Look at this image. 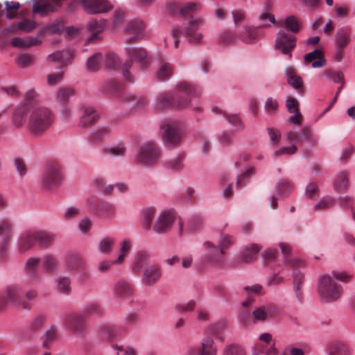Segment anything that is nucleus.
Masks as SVG:
<instances>
[{
    "mask_svg": "<svg viewBox=\"0 0 355 355\" xmlns=\"http://www.w3.org/2000/svg\"><path fill=\"white\" fill-rule=\"evenodd\" d=\"M318 292L323 302L331 303L340 297L343 288L329 275H324L319 279Z\"/></svg>",
    "mask_w": 355,
    "mask_h": 355,
    "instance_id": "obj_3",
    "label": "nucleus"
},
{
    "mask_svg": "<svg viewBox=\"0 0 355 355\" xmlns=\"http://www.w3.org/2000/svg\"><path fill=\"white\" fill-rule=\"evenodd\" d=\"M123 98L134 109H141L147 104L146 98L141 94L127 92L123 94Z\"/></svg>",
    "mask_w": 355,
    "mask_h": 355,
    "instance_id": "obj_28",
    "label": "nucleus"
},
{
    "mask_svg": "<svg viewBox=\"0 0 355 355\" xmlns=\"http://www.w3.org/2000/svg\"><path fill=\"white\" fill-rule=\"evenodd\" d=\"M203 23L204 21L202 18H191L190 19L184 33V37L189 43L199 44L201 42L202 35L198 30Z\"/></svg>",
    "mask_w": 355,
    "mask_h": 355,
    "instance_id": "obj_14",
    "label": "nucleus"
},
{
    "mask_svg": "<svg viewBox=\"0 0 355 355\" xmlns=\"http://www.w3.org/2000/svg\"><path fill=\"white\" fill-rule=\"evenodd\" d=\"M81 4L90 14L107 12L113 8L108 0H81Z\"/></svg>",
    "mask_w": 355,
    "mask_h": 355,
    "instance_id": "obj_15",
    "label": "nucleus"
},
{
    "mask_svg": "<svg viewBox=\"0 0 355 355\" xmlns=\"http://www.w3.org/2000/svg\"><path fill=\"white\" fill-rule=\"evenodd\" d=\"M184 155L180 154L177 157L171 159L166 162L165 166L166 168L173 171H180L184 166Z\"/></svg>",
    "mask_w": 355,
    "mask_h": 355,
    "instance_id": "obj_51",
    "label": "nucleus"
},
{
    "mask_svg": "<svg viewBox=\"0 0 355 355\" xmlns=\"http://www.w3.org/2000/svg\"><path fill=\"white\" fill-rule=\"evenodd\" d=\"M173 98L174 94L170 93H162L159 94L156 100V107L160 110L167 108L174 109Z\"/></svg>",
    "mask_w": 355,
    "mask_h": 355,
    "instance_id": "obj_37",
    "label": "nucleus"
},
{
    "mask_svg": "<svg viewBox=\"0 0 355 355\" xmlns=\"http://www.w3.org/2000/svg\"><path fill=\"white\" fill-rule=\"evenodd\" d=\"M106 25L105 19H92L87 24V29L91 33V35L87 38V42H96L101 40L100 35L103 32Z\"/></svg>",
    "mask_w": 355,
    "mask_h": 355,
    "instance_id": "obj_22",
    "label": "nucleus"
},
{
    "mask_svg": "<svg viewBox=\"0 0 355 355\" xmlns=\"http://www.w3.org/2000/svg\"><path fill=\"white\" fill-rule=\"evenodd\" d=\"M71 281L67 277H59L57 280V290L63 294L69 295L71 291Z\"/></svg>",
    "mask_w": 355,
    "mask_h": 355,
    "instance_id": "obj_56",
    "label": "nucleus"
},
{
    "mask_svg": "<svg viewBox=\"0 0 355 355\" xmlns=\"http://www.w3.org/2000/svg\"><path fill=\"white\" fill-rule=\"evenodd\" d=\"M105 153L114 157H123L126 153V147L124 144L120 143L106 148Z\"/></svg>",
    "mask_w": 355,
    "mask_h": 355,
    "instance_id": "obj_54",
    "label": "nucleus"
},
{
    "mask_svg": "<svg viewBox=\"0 0 355 355\" xmlns=\"http://www.w3.org/2000/svg\"><path fill=\"white\" fill-rule=\"evenodd\" d=\"M160 157V150L154 142L143 144L139 148L135 162L144 166H151L155 164Z\"/></svg>",
    "mask_w": 355,
    "mask_h": 355,
    "instance_id": "obj_5",
    "label": "nucleus"
},
{
    "mask_svg": "<svg viewBox=\"0 0 355 355\" xmlns=\"http://www.w3.org/2000/svg\"><path fill=\"white\" fill-rule=\"evenodd\" d=\"M92 184L94 187L105 194H111L114 189V186L112 184H107L104 178L98 176L93 179Z\"/></svg>",
    "mask_w": 355,
    "mask_h": 355,
    "instance_id": "obj_47",
    "label": "nucleus"
},
{
    "mask_svg": "<svg viewBox=\"0 0 355 355\" xmlns=\"http://www.w3.org/2000/svg\"><path fill=\"white\" fill-rule=\"evenodd\" d=\"M286 265L293 271V285L302 286L304 276L303 272L301 271V268L304 266L303 261L298 259H289L286 261Z\"/></svg>",
    "mask_w": 355,
    "mask_h": 355,
    "instance_id": "obj_23",
    "label": "nucleus"
},
{
    "mask_svg": "<svg viewBox=\"0 0 355 355\" xmlns=\"http://www.w3.org/2000/svg\"><path fill=\"white\" fill-rule=\"evenodd\" d=\"M304 60L305 63L312 62L313 68L322 67L326 64V60L319 49H315L312 52L305 54Z\"/></svg>",
    "mask_w": 355,
    "mask_h": 355,
    "instance_id": "obj_31",
    "label": "nucleus"
},
{
    "mask_svg": "<svg viewBox=\"0 0 355 355\" xmlns=\"http://www.w3.org/2000/svg\"><path fill=\"white\" fill-rule=\"evenodd\" d=\"M81 114L79 119L78 125L81 128H87L96 124L99 119L98 112L90 106L81 107Z\"/></svg>",
    "mask_w": 355,
    "mask_h": 355,
    "instance_id": "obj_17",
    "label": "nucleus"
},
{
    "mask_svg": "<svg viewBox=\"0 0 355 355\" xmlns=\"http://www.w3.org/2000/svg\"><path fill=\"white\" fill-rule=\"evenodd\" d=\"M101 334L107 340H113L125 331V328L113 324H103L99 327Z\"/></svg>",
    "mask_w": 355,
    "mask_h": 355,
    "instance_id": "obj_32",
    "label": "nucleus"
},
{
    "mask_svg": "<svg viewBox=\"0 0 355 355\" xmlns=\"http://www.w3.org/2000/svg\"><path fill=\"white\" fill-rule=\"evenodd\" d=\"M288 83L295 89L302 87L303 81L302 78L296 73V69L293 67H288L285 70Z\"/></svg>",
    "mask_w": 355,
    "mask_h": 355,
    "instance_id": "obj_36",
    "label": "nucleus"
},
{
    "mask_svg": "<svg viewBox=\"0 0 355 355\" xmlns=\"http://www.w3.org/2000/svg\"><path fill=\"white\" fill-rule=\"evenodd\" d=\"M323 76L334 81V83H340L343 81V73L339 71H335L332 69H327L322 71Z\"/></svg>",
    "mask_w": 355,
    "mask_h": 355,
    "instance_id": "obj_61",
    "label": "nucleus"
},
{
    "mask_svg": "<svg viewBox=\"0 0 355 355\" xmlns=\"http://www.w3.org/2000/svg\"><path fill=\"white\" fill-rule=\"evenodd\" d=\"M25 116H28V109L26 106H21L17 108L13 115V123L15 126H22L26 121Z\"/></svg>",
    "mask_w": 355,
    "mask_h": 355,
    "instance_id": "obj_50",
    "label": "nucleus"
},
{
    "mask_svg": "<svg viewBox=\"0 0 355 355\" xmlns=\"http://www.w3.org/2000/svg\"><path fill=\"white\" fill-rule=\"evenodd\" d=\"M36 242V231H25L18 240V250L21 253H24L31 249Z\"/></svg>",
    "mask_w": 355,
    "mask_h": 355,
    "instance_id": "obj_24",
    "label": "nucleus"
},
{
    "mask_svg": "<svg viewBox=\"0 0 355 355\" xmlns=\"http://www.w3.org/2000/svg\"><path fill=\"white\" fill-rule=\"evenodd\" d=\"M233 243V239L230 235H223L220 239L218 245H214L210 241H206L203 243L205 250L208 254L203 258V263L211 266H218L224 264V260L222 257L218 254H214V252L220 250L221 254L225 253V249L230 248Z\"/></svg>",
    "mask_w": 355,
    "mask_h": 355,
    "instance_id": "obj_2",
    "label": "nucleus"
},
{
    "mask_svg": "<svg viewBox=\"0 0 355 355\" xmlns=\"http://www.w3.org/2000/svg\"><path fill=\"white\" fill-rule=\"evenodd\" d=\"M103 58H105V67L107 69H114L119 66V58L112 52H107Z\"/></svg>",
    "mask_w": 355,
    "mask_h": 355,
    "instance_id": "obj_55",
    "label": "nucleus"
},
{
    "mask_svg": "<svg viewBox=\"0 0 355 355\" xmlns=\"http://www.w3.org/2000/svg\"><path fill=\"white\" fill-rule=\"evenodd\" d=\"M110 133L111 128L109 125L99 126L92 132L91 135V140L96 143L100 142Z\"/></svg>",
    "mask_w": 355,
    "mask_h": 355,
    "instance_id": "obj_49",
    "label": "nucleus"
},
{
    "mask_svg": "<svg viewBox=\"0 0 355 355\" xmlns=\"http://www.w3.org/2000/svg\"><path fill=\"white\" fill-rule=\"evenodd\" d=\"M116 212L115 206L108 202H100L98 203L96 213L101 217L107 219L112 218Z\"/></svg>",
    "mask_w": 355,
    "mask_h": 355,
    "instance_id": "obj_38",
    "label": "nucleus"
},
{
    "mask_svg": "<svg viewBox=\"0 0 355 355\" xmlns=\"http://www.w3.org/2000/svg\"><path fill=\"white\" fill-rule=\"evenodd\" d=\"M261 250V247L257 244H251L246 246L241 254L242 260L245 263H251L256 260L257 254Z\"/></svg>",
    "mask_w": 355,
    "mask_h": 355,
    "instance_id": "obj_39",
    "label": "nucleus"
},
{
    "mask_svg": "<svg viewBox=\"0 0 355 355\" xmlns=\"http://www.w3.org/2000/svg\"><path fill=\"white\" fill-rule=\"evenodd\" d=\"M1 293L8 304H14L28 311L31 310L33 306L32 302H27L24 299L20 298L21 289L17 286H9Z\"/></svg>",
    "mask_w": 355,
    "mask_h": 355,
    "instance_id": "obj_11",
    "label": "nucleus"
},
{
    "mask_svg": "<svg viewBox=\"0 0 355 355\" xmlns=\"http://www.w3.org/2000/svg\"><path fill=\"white\" fill-rule=\"evenodd\" d=\"M62 173L58 164L49 163L45 167L41 176L42 186L46 189L57 188L61 183Z\"/></svg>",
    "mask_w": 355,
    "mask_h": 355,
    "instance_id": "obj_8",
    "label": "nucleus"
},
{
    "mask_svg": "<svg viewBox=\"0 0 355 355\" xmlns=\"http://www.w3.org/2000/svg\"><path fill=\"white\" fill-rule=\"evenodd\" d=\"M297 38L295 35L288 33L285 30H280L276 36L275 49L282 54L292 58V52L296 46Z\"/></svg>",
    "mask_w": 355,
    "mask_h": 355,
    "instance_id": "obj_7",
    "label": "nucleus"
},
{
    "mask_svg": "<svg viewBox=\"0 0 355 355\" xmlns=\"http://www.w3.org/2000/svg\"><path fill=\"white\" fill-rule=\"evenodd\" d=\"M36 240L41 248H47L53 244L55 235L44 231H36Z\"/></svg>",
    "mask_w": 355,
    "mask_h": 355,
    "instance_id": "obj_35",
    "label": "nucleus"
},
{
    "mask_svg": "<svg viewBox=\"0 0 355 355\" xmlns=\"http://www.w3.org/2000/svg\"><path fill=\"white\" fill-rule=\"evenodd\" d=\"M75 94V90L72 87H62L58 89L55 99L61 105L68 104L69 98Z\"/></svg>",
    "mask_w": 355,
    "mask_h": 355,
    "instance_id": "obj_42",
    "label": "nucleus"
},
{
    "mask_svg": "<svg viewBox=\"0 0 355 355\" xmlns=\"http://www.w3.org/2000/svg\"><path fill=\"white\" fill-rule=\"evenodd\" d=\"M173 73V67L164 57L160 56L156 77L159 81L169 79Z\"/></svg>",
    "mask_w": 355,
    "mask_h": 355,
    "instance_id": "obj_25",
    "label": "nucleus"
},
{
    "mask_svg": "<svg viewBox=\"0 0 355 355\" xmlns=\"http://www.w3.org/2000/svg\"><path fill=\"white\" fill-rule=\"evenodd\" d=\"M217 348L212 337H204L199 345H189L184 355H216Z\"/></svg>",
    "mask_w": 355,
    "mask_h": 355,
    "instance_id": "obj_9",
    "label": "nucleus"
},
{
    "mask_svg": "<svg viewBox=\"0 0 355 355\" xmlns=\"http://www.w3.org/2000/svg\"><path fill=\"white\" fill-rule=\"evenodd\" d=\"M270 24H263L259 27H245V33L240 35L241 40L245 43H251L256 40L259 36V29L260 28L268 27Z\"/></svg>",
    "mask_w": 355,
    "mask_h": 355,
    "instance_id": "obj_34",
    "label": "nucleus"
},
{
    "mask_svg": "<svg viewBox=\"0 0 355 355\" xmlns=\"http://www.w3.org/2000/svg\"><path fill=\"white\" fill-rule=\"evenodd\" d=\"M73 54L72 52L69 50L62 51H56L48 56V60L51 62H60L64 65L67 64V63L72 60Z\"/></svg>",
    "mask_w": 355,
    "mask_h": 355,
    "instance_id": "obj_41",
    "label": "nucleus"
},
{
    "mask_svg": "<svg viewBox=\"0 0 355 355\" xmlns=\"http://www.w3.org/2000/svg\"><path fill=\"white\" fill-rule=\"evenodd\" d=\"M114 240L110 237L103 239L98 243V249L103 254H109L112 251Z\"/></svg>",
    "mask_w": 355,
    "mask_h": 355,
    "instance_id": "obj_63",
    "label": "nucleus"
},
{
    "mask_svg": "<svg viewBox=\"0 0 355 355\" xmlns=\"http://www.w3.org/2000/svg\"><path fill=\"white\" fill-rule=\"evenodd\" d=\"M162 272L159 265L150 264L145 268L141 277V282L146 286H153L161 279Z\"/></svg>",
    "mask_w": 355,
    "mask_h": 355,
    "instance_id": "obj_18",
    "label": "nucleus"
},
{
    "mask_svg": "<svg viewBox=\"0 0 355 355\" xmlns=\"http://www.w3.org/2000/svg\"><path fill=\"white\" fill-rule=\"evenodd\" d=\"M277 191L280 196H287L293 191V185L288 180L283 179L278 183Z\"/></svg>",
    "mask_w": 355,
    "mask_h": 355,
    "instance_id": "obj_59",
    "label": "nucleus"
},
{
    "mask_svg": "<svg viewBox=\"0 0 355 355\" xmlns=\"http://www.w3.org/2000/svg\"><path fill=\"white\" fill-rule=\"evenodd\" d=\"M201 6L200 3L189 2L182 6H178L180 13L183 16L186 17L191 15L200 8Z\"/></svg>",
    "mask_w": 355,
    "mask_h": 355,
    "instance_id": "obj_53",
    "label": "nucleus"
},
{
    "mask_svg": "<svg viewBox=\"0 0 355 355\" xmlns=\"http://www.w3.org/2000/svg\"><path fill=\"white\" fill-rule=\"evenodd\" d=\"M162 128L164 130L163 139L166 145L174 146L180 142L181 131L178 124L166 123L162 125Z\"/></svg>",
    "mask_w": 355,
    "mask_h": 355,
    "instance_id": "obj_13",
    "label": "nucleus"
},
{
    "mask_svg": "<svg viewBox=\"0 0 355 355\" xmlns=\"http://www.w3.org/2000/svg\"><path fill=\"white\" fill-rule=\"evenodd\" d=\"M131 246L132 244L129 240L125 239L121 242L120 248V254L115 259L116 263H121L124 261L125 257L130 250Z\"/></svg>",
    "mask_w": 355,
    "mask_h": 355,
    "instance_id": "obj_58",
    "label": "nucleus"
},
{
    "mask_svg": "<svg viewBox=\"0 0 355 355\" xmlns=\"http://www.w3.org/2000/svg\"><path fill=\"white\" fill-rule=\"evenodd\" d=\"M327 352L329 355H349L347 346L341 342H334L329 344Z\"/></svg>",
    "mask_w": 355,
    "mask_h": 355,
    "instance_id": "obj_40",
    "label": "nucleus"
},
{
    "mask_svg": "<svg viewBox=\"0 0 355 355\" xmlns=\"http://www.w3.org/2000/svg\"><path fill=\"white\" fill-rule=\"evenodd\" d=\"M174 222V216L171 211H164L160 214L155 222L153 229L157 233H164L172 226Z\"/></svg>",
    "mask_w": 355,
    "mask_h": 355,
    "instance_id": "obj_20",
    "label": "nucleus"
},
{
    "mask_svg": "<svg viewBox=\"0 0 355 355\" xmlns=\"http://www.w3.org/2000/svg\"><path fill=\"white\" fill-rule=\"evenodd\" d=\"M144 24L139 19H133L126 26L125 33L130 35L127 42L131 43L141 40L144 37Z\"/></svg>",
    "mask_w": 355,
    "mask_h": 355,
    "instance_id": "obj_19",
    "label": "nucleus"
},
{
    "mask_svg": "<svg viewBox=\"0 0 355 355\" xmlns=\"http://www.w3.org/2000/svg\"><path fill=\"white\" fill-rule=\"evenodd\" d=\"M63 324L78 337L83 338L87 333L85 316L83 314L77 313L67 314L63 319Z\"/></svg>",
    "mask_w": 355,
    "mask_h": 355,
    "instance_id": "obj_6",
    "label": "nucleus"
},
{
    "mask_svg": "<svg viewBox=\"0 0 355 355\" xmlns=\"http://www.w3.org/2000/svg\"><path fill=\"white\" fill-rule=\"evenodd\" d=\"M224 355H245V352L241 346L232 344L225 349Z\"/></svg>",
    "mask_w": 355,
    "mask_h": 355,
    "instance_id": "obj_64",
    "label": "nucleus"
},
{
    "mask_svg": "<svg viewBox=\"0 0 355 355\" xmlns=\"http://www.w3.org/2000/svg\"><path fill=\"white\" fill-rule=\"evenodd\" d=\"M103 59V55L100 53L90 56L86 63L87 70L92 72L98 71L102 65Z\"/></svg>",
    "mask_w": 355,
    "mask_h": 355,
    "instance_id": "obj_46",
    "label": "nucleus"
},
{
    "mask_svg": "<svg viewBox=\"0 0 355 355\" xmlns=\"http://www.w3.org/2000/svg\"><path fill=\"white\" fill-rule=\"evenodd\" d=\"M334 199L331 197H324L313 207L314 211H320L332 207L334 205Z\"/></svg>",
    "mask_w": 355,
    "mask_h": 355,
    "instance_id": "obj_57",
    "label": "nucleus"
},
{
    "mask_svg": "<svg viewBox=\"0 0 355 355\" xmlns=\"http://www.w3.org/2000/svg\"><path fill=\"white\" fill-rule=\"evenodd\" d=\"M150 260V255L148 252L144 251L137 252L132 263L133 272L141 273L144 268L149 266Z\"/></svg>",
    "mask_w": 355,
    "mask_h": 355,
    "instance_id": "obj_29",
    "label": "nucleus"
},
{
    "mask_svg": "<svg viewBox=\"0 0 355 355\" xmlns=\"http://www.w3.org/2000/svg\"><path fill=\"white\" fill-rule=\"evenodd\" d=\"M349 174L347 171L339 173L334 180V189L337 192H343L347 189L349 186Z\"/></svg>",
    "mask_w": 355,
    "mask_h": 355,
    "instance_id": "obj_43",
    "label": "nucleus"
},
{
    "mask_svg": "<svg viewBox=\"0 0 355 355\" xmlns=\"http://www.w3.org/2000/svg\"><path fill=\"white\" fill-rule=\"evenodd\" d=\"M133 293L134 289L132 284L126 281L120 280L114 285V293L118 298H129L133 295Z\"/></svg>",
    "mask_w": 355,
    "mask_h": 355,
    "instance_id": "obj_27",
    "label": "nucleus"
},
{
    "mask_svg": "<svg viewBox=\"0 0 355 355\" xmlns=\"http://www.w3.org/2000/svg\"><path fill=\"white\" fill-rule=\"evenodd\" d=\"M53 112L44 106H32L28 110V129L35 137L47 132L54 122Z\"/></svg>",
    "mask_w": 355,
    "mask_h": 355,
    "instance_id": "obj_1",
    "label": "nucleus"
},
{
    "mask_svg": "<svg viewBox=\"0 0 355 355\" xmlns=\"http://www.w3.org/2000/svg\"><path fill=\"white\" fill-rule=\"evenodd\" d=\"M277 306L268 304L257 307L252 311V320L254 323L263 322L271 319L278 314Z\"/></svg>",
    "mask_w": 355,
    "mask_h": 355,
    "instance_id": "obj_16",
    "label": "nucleus"
},
{
    "mask_svg": "<svg viewBox=\"0 0 355 355\" xmlns=\"http://www.w3.org/2000/svg\"><path fill=\"white\" fill-rule=\"evenodd\" d=\"M62 0H41L37 5H35L33 11L35 13H39L42 16L46 15L49 12L54 11L60 6Z\"/></svg>",
    "mask_w": 355,
    "mask_h": 355,
    "instance_id": "obj_26",
    "label": "nucleus"
},
{
    "mask_svg": "<svg viewBox=\"0 0 355 355\" xmlns=\"http://www.w3.org/2000/svg\"><path fill=\"white\" fill-rule=\"evenodd\" d=\"M286 139L288 142H294L303 146L304 142H306L308 146L313 147L316 145L318 139L313 134L310 128H303L300 132L293 131L287 133Z\"/></svg>",
    "mask_w": 355,
    "mask_h": 355,
    "instance_id": "obj_12",
    "label": "nucleus"
},
{
    "mask_svg": "<svg viewBox=\"0 0 355 355\" xmlns=\"http://www.w3.org/2000/svg\"><path fill=\"white\" fill-rule=\"evenodd\" d=\"M286 107L290 113L295 114V115L289 117L288 121L296 125L301 124L302 115L300 112L297 99L293 97H289L286 101Z\"/></svg>",
    "mask_w": 355,
    "mask_h": 355,
    "instance_id": "obj_30",
    "label": "nucleus"
},
{
    "mask_svg": "<svg viewBox=\"0 0 355 355\" xmlns=\"http://www.w3.org/2000/svg\"><path fill=\"white\" fill-rule=\"evenodd\" d=\"M42 268L46 273H55L59 266L57 257L53 254H46L42 259Z\"/></svg>",
    "mask_w": 355,
    "mask_h": 355,
    "instance_id": "obj_33",
    "label": "nucleus"
},
{
    "mask_svg": "<svg viewBox=\"0 0 355 355\" xmlns=\"http://www.w3.org/2000/svg\"><path fill=\"white\" fill-rule=\"evenodd\" d=\"M176 89L178 92L184 94L186 96L180 94H174V109L182 110L187 107L193 97L200 94L201 90L198 87L188 82H181L178 84Z\"/></svg>",
    "mask_w": 355,
    "mask_h": 355,
    "instance_id": "obj_4",
    "label": "nucleus"
},
{
    "mask_svg": "<svg viewBox=\"0 0 355 355\" xmlns=\"http://www.w3.org/2000/svg\"><path fill=\"white\" fill-rule=\"evenodd\" d=\"M254 350L257 351V353H262L265 355H277L278 353L275 346V343L270 345H257L254 346Z\"/></svg>",
    "mask_w": 355,
    "mask_h": 355,
    "instance_id": "obj_62",
    "label": "nucleus"
},
{
    "mask_svg": "<svg viewBox=\"0 0 355 355\" xmlns=\"http://www.w3.org/2000/svg\"><path fill=\"white\" fill-rule=\"evenodd\" d=\"M223 116L230 123L233 125L236 128L238 131L244 128V125L241 121V119L238 114H227L224 112Z\"/></svg>",
    "mask_w": 355,
    "mask_h": 355,
    "instance_id": "obj_60",
    "label": "nucleus"
},
{
    "mask_svg": "<svg viewBox=\"0 0 355 355\" xmlns=\"http://www.w3.org/2000/svg\"><path fill=\"white\" fill-rule=\"evenodd\" d=\"M83 313L86 315L101 316L103 314V309L98 303L92 302L84 307Z\"/></svg>",
    "mask_w": 355,
    "mask_h": 355,
    "instance_id": "obj_52",
    "label": "nucleus"
},
{
    "mask_svg": "<svg viewBox=\"0 0 355 355\" xmlns=\"http://www.w3.org/2000/svg\"><path fill=\"white\" fill-rule=\"evenodd\" d=\"M47 321V315L45 314H37L35 315L29 323V330L32 332L39 331Z\"/></svg>",
    "mask_w": 355,
    "mask_h": 355,
    "instance_id": "obj_48",
    "label": "nucleus"
},
{
    "mask_svg": "<svg viewBox=\"0 0 355 355\" xmlns=\"http://www.w3.org/2000/svg\"><path fill=\"white\" fill-rule=\"evenodd\" d=\"M127 55L137 62L142 68H146L150 64V58L146 50L141 47L129 46L125 49Z\"/></svg>",
    "mask_w": 355,
    "mask_h": 355,
    "instance_id": "obj_21",
    "label": "nucleus"
},
{
    "mask_svg": "<svg viewBox=\"0 0 355 355\" xmlns=\"http://www.w3.org/2000/svg\"><path fill=\"white\" fill-rule=\"evenodd\" d=\"M278 26H284L287 30L293 33H297L300 31V24L296 17L293 15L288 16L284 21H279L277 22Z\"/></svg>",
    "mask_w": 355,
    "mask_h": 355,
    "instance_id": "obj_45",
    "label": "nucleus"
},
{
    "mask_svg": "<svg viewBox=\"0 0 355 355\" xmlns=\"http://www.w3.org/2000/svg\"><path fill=\"white\" fill-rule=\"evenodd\" d=\"M102 89L103 92L107 94L118 96L123 91V86L119 82L109 80L103 85Z\"/></svg>",
    "mask_w": 355,
    "mask_h": 355,
    "instance_id": "obj_44",
    "label": "nucleus"
},
{
    "mask_svg": "<svg viewBox=\"0 0 355 355\" xmlns=\"http://www.w3.org/2000/svg\"><path fill=\"white\" fill-rule=\"evenodd\" d=\"M64 267L70 272H80L82 279L88 277L86 261L78 253L71 252L67 255L64 260Z\"/></svg>",
    "mask_w": 355,
    "mask_h": 355,
    "instance_id": "obj_10",
    "label": "nucleus"
}]
</instances>
